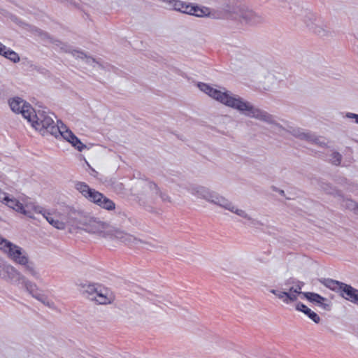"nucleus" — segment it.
<instances>
[{"instance_id":"obj_1","label":"nucleus","mask_w":358,"mask_h":358,"mask_svg":"<svg viewBox=\"0 0 358 358\" xmlns=\"http://www.w3.org/2000/svg\"><path fill=\"white\" fill-rule=\"evenodd\" d=\"M197 86L201 91L208 94L210 97L229 108L236 110L241 115L264 122L270 125L271 128L278 132L285 130L277 122L276 117L273 115L255 106L251 102L232 93L231 91L227 90L224 88H223V90H217L203 83H199Z\"/></svg>"},{"instance_id":"obj_2","label":"nucleus","mask_w":358,"mask_h":358,"mask_svg":"<svg viewBox=\"0 0 358 358\" xmlns=\"http://www.w3.org/2000/svg\"><path fill=\"white\" fill-rule=\"evenodd\" d=\"M303 285V282L295 278H289L284 282L279 284L276 289H271L270 292L286 304L296 301L300 294H303L309 301L316 305L321 300H326V298L317 293L302 292Z\"/></svg>"},{"instance_id":"obj_3","label":"nucleus","mask_w":358,"mask_h":358,"mask_svg":"<svg viewBox=\"0 0 358 358\" xmlns=\"http://www.w3.org/2000/svg\"><path fill=\"white\" fill-rule=\"evenodd\" d=\"M31 126L38 130L43 136L50 134L57 138L62 131V121L55 122L52 116L45 111L38 110L31 115V121L29 122Z\"/></svg>"},{"instance_id":"obj_4","label":"nucleus","mask_w":358,"mask_h":358,"mask_svg":"<svg viewBox=\"0 0 358 358\" xmlns=\"http://www.w3.org/2000/svg\"><path fill=\"white\" fill-rule=\"evenodd\" d=\"M225 12V18L238 20L242 24L256 25L264 21L262 15L252 10L239 8L229 3H224L221 8Z\"/></svg>"},{"instance_id":"obj_5","label":"nucleus","mask_w":358,"mask_h":358,"mask_svg":"<svg viewBox=\"0 0 358 358\" xmlns=\"http://www.w3.org/2000/svg\"><path fill=\"white\" fill-rule=\"evenodd\" d=\"M75 187L88 201L99 207L107 210H113L115 208V204L112 200L96 189L90 188L85 182H77Z\"/></svg>"},{"instance_id":"obj_6","label":"nucleus","mask_w":358,"mask_h":358,"mask_svg":"<svg viewBox=\"0 0 358 358\" xmlns=\"http://www.w3.org/2000/svg\"><path fill=\"white\" fill-rule=\"evenodd\" d=\"M3 200L9 208L13 209L17 213H20L31 219H34V210H37L36 205L31 201L26 200L23 203L20 202L17 199L14 198H9L4 196Z\"/></svg>"},{"instance_id":"obj_7","label":"nucleus","mask_w":358,"mask_h":358,"mask_svg":"<svg viewBox=\"0 0 358 358\" xmlns=\"http://www.w3.org/2000/svg\"><path fill=\"white\" fill-rule=\"evenodd\" d=\"M81 228L88 233L96 234L102 236H106V231L108 229V224L99 219L85 215L79 221Z\"/></svg>"},{"instance_id":"obj_8","label":"nucleus","mask_w":358,"mask_h":358,"mask_svg":"<svg viewBox=\"0 0 358 358\" xmlns=\"http://www.w3.org/2000/svg\"><path fill=\"white\" fill-rule=\"evenodd\" d=\"M1 250L6 253L8 257L16 264H24L27 262L28 256L25 251L20 246L8 241L4 242V245L1 246Z\"/></svg>"},{"instance_id":"obj_9","label":"nucleus","mask_w":358,"mask_h":358,"mask_svg":"<svg viewBox=\"0 0 358 358\" xmlns=\"http://www.w3.org/2000/svg\"><path fill=\"white\" fill-rule=\"evenodd\" d=\"M9 106L14 113H21L28 122L31 121V115L34 113V110L29 103L21 98L15 97L9 100Z\"/></svg>"},{"instance_id":"obj_10","label":"nucleus","mask_w":358,"mask_h":358,"mask_svg":"<svg viewBox=\"0 0 358 358\" xmlns=\"http://www.w3.org/2000/svg\"><path fill=\"white\" fill-rule=\"evenodd\" d=\"M24 276L14 266L5 264L1 259V264H0V278L13 283L20 284Z\"/></svg>"},{"instance_id":"obj_11","label":"nucleus","mask_w":358,"mask_h":358,"mask_svg":"<svg viewBox=\"0 0 358 358\" xmlns=\"http://www.w3.org/2000/svg\"><path fill=\"white\" fill-rule=\"evenodd\" d=\"M291 133L294 136L299 139L306 140L320 147H325L327 145L324 138L318 137L310 131L306 132L300 129H294Z\"/></svg>"},{"instance_id":"obj_12","label":"nucleus","mask_w":358,"mask_h":358,"mask_svg":"<svg viewBox=\"0 0 358 358\" xmlns=\"http://www.w3.org/2000/svg\"><path fill=\"white\" fill-rule=\"evenodd\" d=\"M59 136H62L66 141L69 142L78 151L81 152L87 148L86 145H84L80 141V139L76 136H75V134L64 124H62V131L61 134H59Z\"/></svg>"},{"instance_id":"obj_13","label":"nucleus","mask_w":358,"mask_h":358,"mask_svg":"<svg viewBox=\"0 0 358 358\" xmlns=\"http://www.w3.org/2000/svg\"><path fill=\"white\" fill-rule=\"evenodd\" d=\"M188 191L196 197L203 199L209 203H211L215 193V192L201 185H192L188 189Z\"/></svg>"},{"instance_id":"obj_14","label":"nucleus","mask_w":358,"mask_h":358,"mask_svg":"<svg viewBox=\"0 0 358 358\" xmlns=\"http://www.w3.org/2000/svg\"><path fill=\"white\" fill-rule=\"evenodd\" d=\"M193 15L198 17H209L213 19H222L225 18V12L222 10V11H215L211 10L209 8L202 6L200 7L199 6L195 5V8L194 10Z\"/></svg>"},{"instance_id":"obj_15","label":"nucleus","mask_w":358,"mask_h":358,"mask_svg":"<svg viewBox=\"0 0 358 358\" xmlns=\"http://www.w3.org/2000/svg\"><path fill=\"white\" fill-rule=\"evenodd\" d=\"M90 299L96 301L99 304H110L114 300L113 295L106 288L99 285L98 292L94 297Z\"/></svg>"},{"instance_id":"obj_16","label":"nucleus","mask_w":358,"mask_h":358,"mask_svg":"<svg viewBox=\"0 0 358 358\" xmlns=\"http://www.w3.org/2000/svg\"><path fill=\"white\" fill-rule=\"evenodd\" d=\"M308 26L316 34L320 37H324L328 35L329 31L327 27L323 24L322 22L317 20L313 15H311L310 22H306Z\"/></svg>"},{"instance_id":"obj_17","label":"nucleus","mask_w":358,"mask_h":358,"mask_svg":"<svg viewBox=\"0 0 358 358\" xmlns=\"http://www.w3.org/2000/svg\"><path fill=\"white\" fill-rule=\"evenodd\" d=\"M340 292L345 299L355 304L358 302V289L351 285L344 283Z\"/></svg>"},{"instance_id":"obj_18","label":"nucleus","mask_w":358,"mask_h":358,"mask_svg":"<svg viewBox=\"0 0 358 358\" xmlns=\"http://www.w3.org/2000/svg\"><path fill=\"white\" fill-rule=\"evenodd\" d=\"M71 55L76 59H80L84 61L87 64L96 67V66L100 68H103V65L100 64L98 61L96 60L94 57L90 55H87L85 52L82 50H73L71 52Z\"/></svg>"},{"instance_id":"obj_19","label":"nucleus","mask_w":358,"mask_h":358,"mask_svg":"<svg viewBox=\"0 0 358 358\" xmlns=\"http://www.w3.org/2000/svg\"><path fill=\"white\" fill-rule=\"evenodd\" d=\"M38 208L37 210H34V213H41L43 215V217L54 227L57 229H64L66 225L64 222L59 221L58 220H55L50 215L49 212H47L45 210H43L41 207L36 206Z\"/></svg>"},{"instance_id":"obj_20","label":"nucleus","mask_w":358,"mask_h":358,"mask_svg":"<svg viewBox=\"0 0 358 358\" xmlns=\"http://www.w3.org/2000/svg\"><path fill=\"white\" fill-rule=\"evenodd\" d=\"M211 203L217 205L230 212L233 210L234 206V204L231 201L217 192L215 193L213 199L211 200Z\"/></svg>"},{"instance_id":"obj_21","label":"nucleus","mask_w":358,"mask_h":358,"mask_svg":"<svg viewBox=\"0 0 358 358\" xmlns=\"http://www.w3.org/2000/svg\"><path fill=\"white\" fill-rule=\"evenodd\" d=\"M143 187L150 190L152 194L159 195L163 201L171 202L170 196L166 193L162 192L155 182H145Z\"/></svg>"},{"instance_id":"obj_22","label":"nucleus","mask_w":358,"mask_h":358,"mask_svg":"<svg viewBox=\"0 0 358 358\" xmlns=\"http://www.w3.org/2000/svg\"><path fill=\"white\" fill-rule=\"evenodd\" d=\"M115 238L120 240L122 243L127 245H136L138 243H142V241L140 239H137L134 236L124 233L120 231H115Z\"/></svg>"},{"instance_id":"obj_23","label":"nucleus","mask_w":358,"mask_h":358,"mask_svg":"<svg viewBox=\"0 0 358 358\" xmlns=\"http://www.w3.org/2000/svg\"><path fill=\"white\" fill-rule=\"evenodd\" d=\"M0 55L6 57L14 63H17L20 60V57L17 52L10 50V48H8L1 43H0Z\"/></svg>"},{"instance_id":"obj_24","label":"nucleus","mask_w":358,"mask_h":358,"mask_svg":"<svg viewBox=\"0 0 358 358\" xmlns=\"http://www.w3.org/2000/svg\"><path fill=\"white\" fill-rule=\"evenodd\" d=\"M319 281L321 284L327 287V288L334 291V292H341L344 282L335 280L331 278H320Z\"/></svg>"},{"instance_id":"obj_25","label":"nucleus","mask_w":358,"mask_h":358,"mask_svg":"<svg viewBox=\"0 0 358 358\" xmlns=\"http://www.w3.org/2000/svg\"><path fill=\"white\" fill-rule=\"evenodd\" d=\"M296 309L299 311L303 312L315 323L318 324L320 322V316L316 313L308 308L305 304L300 302L298 303L296 306Z\"/></svg>"},{"instance_id":"obj_26","label":"nucleus","mask_w":358,"mask_h":358,"mask_svg":"<svg viewBox=\"0 0 358 358\" xmlns=\"http://www.w3.org/2000/svg\"><path fill=\"white\" fill-rule=\"evenodd\" d=\"M38 32L43 38H48L52 43L55 44L57 46H59L61 50H62L64 52H69L71 54V52L73 50L71 48V47H70L67 44L63 43L57 39H54L52 37H50V36L47 32H44L41 30H38Z\"/></svg>"},{"instance_id":"obj_27","label":"nucleus","mask_w":358,"mask_h":358,"mask_svg":"<svg viewBox=\"0 0 358 358\" xmlns=\"http://www.w3.org/2000/svg\"><path fill=\"white\" fill-rule=\"evenodd\" d=\"M317 185L321 189H322L327 194L341 196V192L337 190L331 184L327 182H324L323 180H319L317 182Z\"/></svg>"},{"instance_id":"obj_28","label":"nucleus","mask_w":358,"mask_h":358,"mask_svg":"<svg viewBox=\"0 0 358 358\" xmlns=\"http://www.w3.org/2000/svg\"><path fill=\"white\" fill-rule=\"evenodd\" d=\"M24 266L25 272L30 274L35 279L39 280L41 278L40 273L36 269L35 264L32 262H29V257L27 258V262L24 264H21Z\"/></svg>"},{"instance_id":"obj_29","label":"nucleus","mask_w":358,"mask_h":358,"mask_svg":"<svg viewBox=\"0 0 358 358\" xmlns=\"http://www.w3.org/2000/svg\"><path fill=\"white\" fill-rule=\"evenodd\" d=\"M20 284H22L26 290L34 297V295H37L36 291L38 289L37 285L28 280L25 276H24L23 279L21 280Z\"/></svg>"},{"instance_id":"obj_30","label":"nucleus","mask_w":358,"mask_h":358,"mask_svg":"<svg viewBox=\"0 0 358 358\" xmlns=\"http://www.w3.org/2000/svg\"><path fill=\"white\" fill-rule=\"evenodd\" d=\"M341 197L342 198L341 206L346 209L353 211L355 214L358 215V203L352 199H344L342 196Z\"/></svg>"},{"instance_id":"obj_31","label":"nucleus","mask_w":358,"mask_h":358,"mask_svg":"<svg viewBox=\"0 0 358 358\" xmlns=\"http://www.w3.org/2000/svg\"><path fill=\"white\" fill-rule=\"evenodd\" d=\"M343 156L337 151H333L328 155V161L334 166H339L341 163Z\"/></svg>"},{"instance_id":"obj_32","label":"nucleus","mask_w":358,"mask_h":358,"mask_svg":"<svg viewBox=\"0 0 358 358\" xmlns=\"http://www.w3.org/2000/svg\"><path fill=\"white\" fill-rule=\"evenodd\" d=\"M168 2L173 10L181 13H183L185 10V6L187 3L180 0H168Z\"/></svg>"},{"instance_id":"obj_33","label":"nucleus","mask_w":358,"mask_h":358,"mask_svg":"<svg viewBox=\"0 0 358 358\" xmlns=\"http://www.w3.org/2000/svg\"><path fill=\"white\" fill-rule=\"evenodd\" d=\"M34 298L38 300L41 303H43L44 305L49 308H53L55 307V304L52 301L48 299V298L43 295L38 294L37 295H34Z\"/></svg>"},{"instance_id":"obj_34","label":"nucleus","mask_w":358,"mask_h":358,"mask_svg":"<svg viewBox=\"0 0 358 358\" xmlns=\"http://www.w3.org/2000/svg\"><path fill=\"white\" fill-rule=\"evenodd\" d=\"M85 292L89 294V297H94L98 292L99 286L95 285H88L84 287Z\"/></svg>"},{"instance_id":"obj_35","label":"nucleus","mask_w":358,"mask_h":358,"mask_svg":"<svg viewBox=\"0 0 358 358\" xmlns=\"http://www.w3.org/2000/svg\"><path fill=\"white\" fill-rule=\"evenodd\" d=\"M231 213L236 214L241 217L248 220L250 219V215L243 210L238 208L236 206L234 205L233 210H231Z\"/></svg>"},{"instance_id":"obj_36","label":"nucleus","mask_w":358,"mask_h":358,"mask_svg":"<svg viewBox=\"0 0 358 358\" xmlns=\"http://www.w3.org/2000/svg\"><path fill=\"white\" fill-rule=\"evenodd\" d=\"M317 305L326 311H330L331 309V303L327 298L325 301L321 300Z\"/></svg>"},{"instance_id":"obj_37","label":"nucleus","mask_w":358,"mask_h":358,"mask_svg":"<svg viewBox=\"0 0 358 358\" xmlns=\"http://www.w3.org/2000/svg\"><path fill=\"white\" fill-rule=\"evenodd\" d=\"M194 8L195 5H193L192 3H187L186 6H185V10L182 13L193 15Z\"/></svg>"},{"instance_id":"obj_38","label":"nucleus","mask_w":358,"mask_h":358,"mask_svg":"<svg viewBox=\"0 0 358 358\" xmlns=\"http://www.w3.org/2000/svg\"><path fill=\"white\" fill-rule=\"evenodd\" d=\"M249 222V224L252 227H257L259 225H262L261 222L256 220L250 217V219L248 220Z\"/></svg>"},{"instance_id":"obj_39","label":"nucleus","mask_w":358,"mask_h":358,"mask_svg":"<svg viewBox=\"0 0 358 358\" xmlns=\"http://www.w3.org/2000/svg\"><path fill=\"white\" fill-rule=\"evenodd\" d=\"M345 117L350 119H354L355 122L358 123V114L352 113H347Z\"/></svg>"},{"instance_id":"obj_40","label":"nucleus","mask_w":358,"mask_h":358,"mask_svg":"<svg viewBox=\"0 0 358 358\" xmlns=\"http://www.w3.org/2000/svg\"><path fill=\"white\" fill-rule=\"evenodd\" d=\"M7 240L2 238L0 237V249L1 248V246L4 245V242H6Z\"/></svg>"},{"instance_id":"obj_41","label":"nucleus","mask_w":358,"mask_h":358,"mask_svg":"<svg viewBox=\"0 0 358 358\" xmlns=\"http://www.w3.org/2000/svg\"><path fill=\"white\" fill-rule=\"evenodd\" d=\"M343 182H346V179H342L341 181V184H343Z\"/></svg>"},{"instance_id":"obj_42","label":"nucleus","mask_w":358,"mask_h":358,"mask_svg":"<svg viewBox=\"0 0 358 358\" xmlns=\"http://www.w3.org/2000/svg\"><path fill=\"white\" fill-rule=\"evenodd\" d=\"M280 193L281 194H284V191H283V190H281V191L280 192Z\"/></svg>"},{"instance_id":"obj_43","label":"nucleus","mask_w":358,"mask_h":358,"mask_svg":"<svg viewBox=\"0 0 358 358\" xmlns=\"http://www.w3.org/2000/svg\"><path fill=\"white\" fill-rule=\"evenodd\" d=\"M0 264H1V259L0 258Z\"/></svg>"},{"instance_id":"obj_44","label":"nucleus","mask_w":358,"mask_h":358,"mask_svg":"<svg viewBox=\"0 0 358 358\" xmlns=\"http://www.w3.org/2000/svg\"><path fill=\"white\" fill-rule=\"evenodd\" d=\"M356 304H357V305H358V301L357 302V303H356Z\"/></svg>"},{"instance_id":"obj_45","label":"nucleus","mask_w":358,"mask_h":358,"mask_svg":"<svg viewBox=\"0 0 358 358\" xmlns=\"http://www.w3.org/2000/svg\"><path fill=\"white\" fill-rule=\"evenodd\" d=\"M357 124H358V122H357Z\"/></svg>"}]
</instances>
